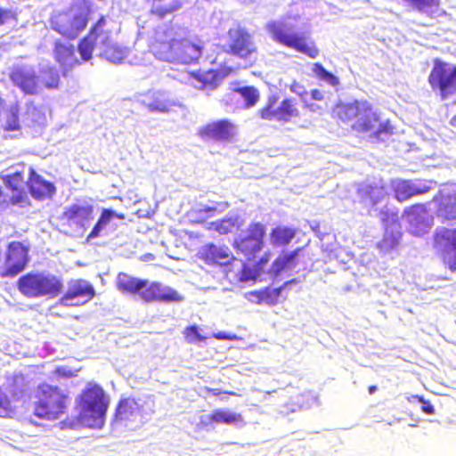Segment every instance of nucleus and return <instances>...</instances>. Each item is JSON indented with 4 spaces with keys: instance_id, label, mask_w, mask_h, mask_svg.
Listing matches in <instances>:
<instances>
[{
    "instance_id": "obj_30",
    "label": "nucleus",
    "mask_w": 456,
    "mask_h": 456,
    "mask_svg": "<svg viewBox=\"0 0 456 456\" xmlns=\"http://www.w3.org/2000/svg\"><path fill=\"white\" fill-rule=\"evenodd\" d=\"M301 250V248H297L290 252L282 253L273 262L271 266V273L274 275H278L286 268L296 267L297 265V257Z\"/></svg>"
},
{
    "instance_id": "obj_28",
    "label": "nucleus",
    "mask_w": 456,
    "mask_h": 456,
    "mask_svg": "<svg viewBox=\"0 0 456 456\" xmlns=\"http://www.w3.org/2000/svg\"><path fill=\"white\" fill-rule=\"evenodd\" d=\"M114 218L124 220L126 219V215L124 213H117L116 211L110 208H103L101 211L97 222L94 225L89 234L87 235L86 240L90 241L99 237L101 235V232Z\"/></svg>"
},
{
    "instance_id": "obj_41",
    "label": "nucleus",
    "mask_w": 456,
    "mask_h": 456,
    "mask_svg": "<svg viewBox=\"0 0 456 456\" xmlns=\"http://www.w3.org/2000/svg\"><path fill=\"white\" fill-rule=\"evenodd\" d=\"M5 131H19L20 129V123L19 118V106L18 104L11 106L6 115L5 125L4 126Z\"/></svg>"
},
{
    "instance_id": "obj_12",
    "label": "nucleus",
    "mask_w": 456,
    "mask_h": 456,
    "mask_svg": "<svg viewBox=\"0 0 456 456\" xmlns=\"http://www.w3.org/2000/svg\"><path fill=\"white\" fill-rule=\"evenodd\" d=\"M28 254V244L18 240L8 243L4 254V267L0 271V277H15L21 273L29 262Z\"/></svg>"
},
{
    "instance_id": "obj_2",
    "label": "nucleus",
    "mask_w": 456,
    "mask_h": 456,
    "mask_svg": "<svg viewBox=\"0 0 456 456\" xmlns=\"http://www.w3.org/2000/svg\"><path fill=\"white\" fill-rule=\"evenodd\" d=\"M104 0H72L67 9L54 12L50 19L52 29L62 37L76 39L87 27L92 16L99 12Z\"/></svg>"
},
{
    "instance_id": "obj_43",
    "label": "nucleus",
    "mask_w": 456,
    "mask_h": 456,
    "mask_svg": "<svg viewBox=\"0 0 456 456\" xmlns=\"http://www.w3.org/2000/svg\"><path fill=\"white\" fill-rule=\"evenodd\" d=\"M235 226V221L232 218H224L208 224V230L215 231L220 234L231 232Z\"/></svg>"
},
{
    "instance_id": "obj_32",
    "label": "nucleus",
    "mask_w": 456,
    "mask_h": 456,
    "mask_svg": "<svg viewBox=\"0 0 456 456\" xmlns=\"http://www.w3.org/2000/svg\"><path fill=\"white\" fill-rule=\"evenodd\" d=\"M296 235L293 228L287 226H276L270 232V242L274 247H284L289 245Z\"/></svg>"
},
{
    "instance_id": "obj_51",
    "label": "nucleus",
    "mask_w": 456,
    "mask_h": 456,
    "mask_svg": "<svg viewBox=\"0 0 456 456\" xmlns=\"http://www.w3.org/2000/svg\"><path fill=\"white\" fill-rule=\"evenodd\" d=\"M213 338L219 340H236L238 338L235 334L226 332H217L213 334Z\"/></svg>"
},
{
    "instance_id": "obj_7",
    "label": "nucleus",
    "mask_w": 456,
    "mask_h": 456,
    "mask_svg": "<svg viewBox=\"0 0 456 456\" xmlns=\"http://www.w3.org/2000/svg\"><path fill=\"white\" fill-rule=\"evenodd\" d=\"M227 45L223 51L231 56L243 61L247 67H252L256 61L258 47L254 36L246 28L238 25L227 30Z\"/></svg>"
},
{
    "instance_id": "obj_6",
    "label": "nucleus",
    "mask_w": 456,
    "mask_h": 456,
    "mask_svg": "<svg viewBox=\"0 0 456 456\" xmlns=\"http://www.w3.org/2000/svg\"><path fill=\"white\" fill-rule=\"evenodd\" d=\"M16 286L28 298L54 297L63 289L62 281L57 276L45 272H28L21 275Z\"/></svg>"
},
{
    "instance_id": "obj_52",
    "label": "nucleus",
    "mask_w": 456,
    "mask_h": 456,
    "mask_svg": "<svg viewBox=\"0 0 456 456\" xmlns=\"http://www.w3.org/2000/svg\"><path fill=\"white\" fill-rule=\"evenodd\" d=\"M206 392L209 395H219L221 394H227V395H235V393L232 392V391H222L218 388H211V387H206Z\"/></svg>"
},
{
    "instance_id": "obj_5",
    "label": "nucleus",
    "mask_w": 456,
    "mask_h": 456,
    "mask_svg": "<svg viewBox=\"0 0 456 456\" xmlns=\"http://www.w3.org/2000/svg\"><path fill=\"white\" fill-rule=\"evenodd\" d=\"M32 398L33 414L39 419L57 420L67 411L69 396L57 386L39 384Z\"/></svg>"
},
{
    "instance_id": "obj_26",
    "label": "nucleus",
    "mask_w": 456,
    "mask_h": 456,
    "mask_svg": "<svg viewBox=\"0 0 456 456\" xmlns=\"http://www.w3.org/2000/svg\"><path fill=\"white\" fill-rule=\"evenodd\" d=\"M271 256V252L268 251L262 255L257 261L256 259L251 262L245 261L241 268L240 280L249 281L257 278L266 268Z\"/></svg>"
},
{
    "instance_id": "obj_57",
    "label": "nucleus",
    "mask_w": 456,
    "mask_h": 456,
    "mask_svg": "<svg viewBox=\"0 0 456 456\" xmlns=\"http://www.w3.org/2000/svg\"><path fill=\"white\" fill-rule=\"evenodd\" d=\"M4 100L0 98V106L3 105Z\"/></svg>"
},
{
    "instance_id": "obj_18",
    "label": "nucleus",
    "mask_w": 456,
    "mask_h": 456,
    "mask_svg": "<svg viewBox=\"0 0 456 456\" xmlns=\"http://www.w3.org/2000/svg\"><path fill=\"white\" fill-rule=\"evenodd\" d=\"M145 285L140 289L138 296L145 303L152 302H181L183 297L175 289L164 287L160 282H149L144 280Z\"/></svg>"
},
{
    "instance_id": "obj_39",
    "label": "nucleus",
    "mask_w": 456,
    "mask_h": 456,
    "mask_svg": "<svg viewBox=\"0 0 456 456\" xmlns=\"http://www.w3.org/2000/svg\"><path fill=\"white\" fill-rule=\"evenodd\" d=\"M96 44L98 43L88 34L79 41L77 45V51L84 61H88L92 59Z\"/></svg>"
},
{
    "instance_id": "obj_37",
    "label": "nucleus",
    "mask_w": 456,
    "mask_h": 456,
    "mask_svg": "<svg viewBox=\"0 0 456 456\" xmlns=\"http://www.w3.org/2000/svg\"><path fill=\"white\" fill-rule=\"evenodd\" d=\"M233 91L242 97L246 109L253 108L260 100L259 91L253 86L237 87Z\"/></svg>"
},
{
    "instance_id": "obj_25",
    "label": "nucleus",
    "mask_w": 456,
    "mask_h": 456,
    "mask_svg": "<svg viewBox=\"0 0 456 456\" xmlns=\"http://www.w3.org/2000/svg\"><path fill=\"white\" fill-rule=\"evenodd\" d=\"M101 46L113 42L112 22L106 16L101 15L87 33Z\"/></svg>"
},
{
    "instance_id": "obj_9",
    "label": "nucleus",
    "mask_w": 456,
    "mask_h": 456,
    "mask_svg": "<svg viewBox=\"0 0 456 456\" xmlns=\"http://www.w3.org/2000/svg\"><path fill=\"white\" fill-rule=\"evenodd\" d=\"M267 28L273 40L280 45L291 48L312 59H315L320 55V50L314 41L307 40L304 34L293 32L284 23L273 21L268 24Z\"/></svg>"
},
{
    "instance_id": "obj_14",
    "label": "nucleus",
    "mask_w": 456,
    "mask_h": 456,
    "mask_svg": "<svg viewBox=\"0 0 456 456\" xmlns=\"http://www.w3.org/2000/svg\"><path fill=\"white\" fill-rule=\"evenodd\" d=\"M433 245L444 265L456 272V229L436 230L433 236Z\"/></svg>"
},
{
    "instance_id": "obj_15",
    "label": "nucleus",
    "mask_w": 456,
    "mask_h": 456,
    "mask_svg": "<svg viewBox=\"0 0 456 456\" xmlns=\"http://www.w3.org/2000/svg\"><path fill=\"white\" fill-rule=\"evenodd\" d=\"M9 79L25 95H36L40 92L39 77L36 70L28 65L13 66L9 71Z\"/></svg>"
},
{
    "instance_id": "obj_3",
    "label": "nucleus",
    "mask_w": 456,
    "mask_h": 456,
    "mask_svg": "<svg viewBox=\"0 0 456 456\" xmlns=\"http://www.w3.org/2000/svg\"><path fill=\"white\" fill-rule=\"evenodd\" d=\"M204 44L188 37L175 38L167 31L157 32L151 44L153 55L163 61L175 64H195L201 58Z\"/></svg>"
},
{
    "instance_id": "obj_16",
    "label": "nucleus",
    "mask_w": 456,
    "mask_h": 456,
    "mask_svg": "<svg viewBox=\"0 0 456 456\" xmlns=\"http://www.w3.org/2000/svg\"><path fill=\"white\" fill-rule=\"evenodd\" d=\"M95 297L93 285L86 280L77 279L69 282L68 289L59 302L65 306H79L91 301Z\"/></svg>"
},
{
    "instance_id": "obj_50",
    "label": "nucleus",
    "mask_w": 456,
    "mask_h": 456,
    "mask_svg": "<svg viewBox=\"0 0 456 456\" xmlns=\"http://www.w3.org/2000/svg\"><path fill=\"white\" fill-rule=\"evenodd\" d=\"M11 20H15V13L10 9L0 7V27Z\"/></svg>"
},
{
    "instance_id": "obj_19",
    "label": "nucleus",
    "mask_w": 456,
    "mask_h": 456,
    "mask_svg": "<svg viewBox=\"0 0 456 456\" xmlns=\"http://www.w3.org/2000/svg\"><path fill=\"white\" fill-rule=\"evenodd\" d=\"M198 257L211 266H228L237 260L228 247L214 243L204 245L198 252Z\"/></svg>"
},
{
    "instance_id": "obj_17",
    "label": "nucleus",
    "mask_w": 456,
    "mask_h": 456,
    "mask_svg": "<svg viewBox=\"0 0 456 456\" xmlns=\"http://www.w3.org/2000/svg\"><path fill=\"white\" fill-rule=\"evenodd\" d=\"M403 216L406 217L410 232L414 236L424 235L434 224V216L428 213L424 204H415L405 208Z\"/></svg>"
},
{
    "instance_id": "obj_34",
    "label": "nucleus",
    "mask_w": 456,
    "mask_h": 456,
    "mask_svg": "<svg viewBox=\"0 0 456 456\" xmlns=\"http://www.w3.org/2000/svg\"><path fill=\"white\" fill-rule=\"evenodd\" d=\"M39 86L47 90H57L61 85L60 72L54 67H45L40 70Z\"/></svg>"
},
{
    "instance_id": "obj_21",
    "label": "nucleus",
    "mask_w": 456,
    "mask_h": 456,
    "mask_svg": "<svg viewBox=\"0 0 456 456\" xmlns=\"http://www.w3.org/2000/svg\"><path fill=\"white\" fill-rule=\"evenodd\" d=\"M61 218L69 225L86 228V224L94 218V207L91 204H72L64 209Z\"/></svg>"
},
{
    "instance_id": "obj_36",
    "label": "nucleus",
    "mask_w": 456,
    "mask_h": 456,
    "mask_svg": "<svg viewBox=\"0 0 456 456\" xmlns=\"http://www.w3.org/2000/svg\"><path fill=\"white\" fill-rule=\"evenodd\" d=\"M357 193L360 196L362 201L369 202L371 206H375L379 203L383 198L380 188L376 185L364 184L357 190Z\"/></svg>"
},
{
    "instance_id": "obj_13",
    "label": "nucleus",
    "mask_w": 456,
    "mask_h": 456,
    "mask_svg": "<svg viewBox=\"0 0 456 456\" xmlns=\"http://www.w3.org/2000/svg\"><path fill=\"white\" fill-rule=\"evenodd\" d=\"M222 55L223 53H219L211 61L212 64H216L218 67L217 69L191 72V77L200 84V89L213 90L218 86L222 80L235 71L236 69L230 64V61H223L221 59Z\"/></svg>"
},
{
    "instance_id": "obj_44",
    "label": "nucleus",
    "mask_w": 456,
    "mask_h": 456,
    "mask_svg": "<svg viewBox=\"0 0 456 456\" xmlns=\"http://www.w3.org/2000/svg\"><path fill=\"white\" fill-rule=\"evenodd\" d=\"M14 412L12 400L0 387V417H10Z\"/></svg>"
},
{
    "instance_id": "obj_27",
    "label": "nucleus",
    "mask_w": 456,
    "mask_h": 456,
    "mask_svg": "<svg viewBox=\"0 0 456 456\" xmlns=\"http://www.w3.org/2000/svg\"><path fill=\"white\" fill-rule=\"evenodd\" d=\"M386 216L388 217L391 216V219L393 221V224L396 228V232H394L393 230H388L387 227L385 228V232L383 234L382 239L378 242L377 248L380 249L381 251L387 252L393 248H395L399 242V240L401 238V232L399 231L401 225L398 221L397 214L392 213L388 214L387 213Z\"/></svg>"
},
{
    "instance_id": "obj_24",
    "label": "nucleus",
    "mask_w": 456,
    "mask_h": 456,
    "mask_svg": "<svg viewBox=\"0 0 456 456\" xmlns=\"http://www.w3.org/2000/svg\"><path fill=\"white\" fill-rule=\"evenodd\" d=\"M4 181L6 187L12 192L10 198V203L12 205L28 202V199L25 191L27 182L24 180L22 172L17 171L12 175H7L4 177Z\"/></svg>"
},
{
    "instance_id": "obj_8",
    "label": "nucleus",
    "mask_w": 456,
    "mask_h": 456,
    "mask_svg": "<svg viewBox=\"0 0 456 456\" xmlns=\"http://www.w3.org/2000/svg\"><path fill=\"white\" fill-rule=\"evenodd\" d=\"M428 82L442 102L456 97V65L435 58Z\"/></svg>"
},
{
    "instance_id": "obj_11",
    "label": "nucleus",
    "mask_w": 456,
    "mask_h": 456,
    "mask_svg": "<svg viewBox=\"0 0 456 456\" xmlns=\"http://www.w3.org/2000/svg\"><path fill=\"white\" fill-rule=\"evenodd\" d=\"M265 226L260 222H252L247 228V233L235 239L232 246L241 254L245 261L251 262L265 246Z\"/></svg>"
},
{
    "instance_id": "obj_35",
    "label": "nucleus",
    "mask_w": 456,
    "mask_h": 456,
    "mask_svg": "<svg viewBox=\"0 0 456 456\" xmlns=\"http://www.w3.org/2000/svg\"><path fill=\"white\" fill-rule=\"evenodd\" d=\"M212 423H223L232 425L243 422V417L240 413L231 412L224 409H216L208 416Z\"/></svg>"
},
{
    "instance_id": "obj_55",
    "label": "nucleus",
    "mask_w": 456,
    "mask_h": 456,
    "mask_svg": "<svg viewBox=\"0 0 456 456\" xmlns=\"http://www.w3.org/2000/svg\"><path fill=\"white\" fill-rule=\"evenodd\" d=\"M450 125L453 127H456V114L450 119Z\"/></svg>"
},
{
    "instance_id": "obj_31",
    "label": "nucleus",
    "mask_w": 456,
    "mask_h": 456,
    "mask_svg": "<svg viewBox=\"0 0 456 456\" xmlns=\"http://www.w3.org/2000/svg\"><path fill=\"white\" fill-rule=\"evenodd\" d=\"M140 410V406L134 398H122L117 404L114 419L116 420H126L136 414Z\"/></svg>"
},
{
    "instance_id": "obj_47",
    "label": "nucleus",
    "mask_w": 456,
    "mask_h": 456,
    "mask_svg": "<svg viewBox=\"0 0 456 456\" xmlns=\"http://www.w3.org/2000/svg\"><path fill=\"white\" fill-rule=\"evenodd\" d=\"M441 213L456 214V195H448L444 197L439 207Z\"/></svg>"
},
{
    "instance_id": "obj_46",
    "label": "nucleus",
    "mask_w": 456,
    "mask_h": 456,
    "mask_svg": "<svg viewBox=\"0 0 456 456\" xmlns=\"http://www.w3.org/2000/svg\"><path fill=\"white\" fill-rule=\"evenodd\" d=\"M183 336L189 344H192L199 341H203L206 338L200 335L197 325H190L186 327L183 331Z\"/></svg>"
},
{
    "instance_id": "obj_56",
    "label": "nucleus",
    "mask_w": 456,
    "mask_h": 456,
    "mask_svg": "<svg viewBox=\"0 0 456 456\" xmlns=\"http://www.w3.org/2000/svg\"><path fill=\"white\" fill-rule=\"evenodd\" d=\"M204 211L207 213L216 211V208H204Z\"/></svg>"
},
{
    "instance_id": "obj_48",
    "label": "nucleus",
    "mask_w": 456,
    "mask_h": 456,
    "mask_svg": "<svg viewBox=\"0 0 456 456\" xmlns=\"http://www.w3.org/2000/svg\"><path fill=\"white\" fill-rule=\"evenodd\" d=\"M171 104L164 101H155L148 104V110L150 111L167 112Z\"/></svg>"
},
{
    "instance_id": "obj_49",
    "label": "nucleus",
    "mask_w": 456,
    "mask_h": 456,
    "mask_svg": "<svg viewBox=\"0 0 456 456\" xmlns=\"http://www.w3.org/2000/svg\"><path fill=\"white\" fill-rule=\"evenodd\" d=\"M414 399L418 400L419 403H421V410L426 414L431 415L435 413L434 406L431 404V403L428 400H426L421 395H413Z\"/></svg>"
},
{
    "instance_id": "obj_1",
    "label": "nucleus",
    "mask_w": 456,
    "mask_h": 456,
    "mask_svg": "<svg viewBox=\"0 0 456 456\" xmlns=\"http://www.w3.org/2000/svg\"><path fill=\"white\" fill-rule=\"evenodd\" d=\"M332 116L338 121L348 126L354 132L370 133L371 136L377 139L382 135H391L394 132L389 120L381 122L372 103L367 100L338 102L332 109Z\"/></svg>"
},
{
    "instance_id": "obj_53",
    "label": "nucleus",
    "mask_w": 456,
    "mask_h": 456,
    "mask_svg": "<svg viewBox=\"0 0 456 456\" xmlns=\"http://www.w3.org/2000/svg\"><path fill=\"white\" fill-rule=\"evenodd\" d=\"M310 95L314 101H322L324 99L323 94L318 89L311 90Z\"/></svg>"
},
{
    "instance_id": "obj_20",
    "label": "nucleus",
    "mask_w": 456,
    "mask_h": 456,
    "mask_svg": "<svg viewBox=\"0 0 456 456\" xmlns=\"http://www.w3.org/2000/svg\"><path fill=\"white\" fill-rule=\"evenodd\" d=\"M234 134L235 126L228 119L208 123L198 131V135L205 141L228 142L233 138Z\"/></svg>"
},
{
    "instance_id": "obj_22",
    "label": "nucleus",
    "mask_w": 456,
    "mask_h": 456,
    "mask_svg": "<svg viewBox=\"0 0 456 456\" xmlns=\"http://www.w3.org/2000/svg\"><path fill=\"white\" fill-rule=\"evenodd\" d=\"M27 186L31 196L37 200L52 198L56 191L53 183L44 179L33 167L29 168Z\"/></svg>"
},
{
    "instance_id": "obj_45",
    "label": "nucleus",
    "mask_w": 456,
    "mask_h": 456,
    "mask_svg": "<svg viewBox=\"0 0 456 456\" xmlns=\"http://www.w3.org/2000/svg\"><path fill=\"white\" fill-rule=\"evenodd\" d=\"M418 193L419 191H415L407 183H401L397 185L395 190V196L399 201H404Z\"/></svg>"
},
{
    "instance_id": "obj_54",
    "label": "nucleus",
    "mask_w": 456,
    "mask_h": 456,
    "mask_svg": "<svg viewBox=\"0 0 456 456\" xmlns=\"http://www.w3.org/2000/svg\"><path fill=\"white\" fill-rule=\"evenodd\" d=\"M368 391L370 395H372L377 391V387L374 385H371L369 387Z\"/></svg>"
},
{
    "instance_id": "obj_33",
    "label": "nucleus",
    "mask_w": 456,
    "mask_h": 456,
    "mask_svg": "<svg viewBox=\"0 0 456 456\" xmlns=\"http://www.w3.org/2000/svg\"><path fill=\"white\" fill-rule=\"evenodd\" d=\"M290 282L291 281H287L281 287L276 289L267 287L260 290L251 291L250 295L256 298L257 304L265 303L269 305H273L278 303L283 288Z\"/></svg>"
},
{
    "instance_id": "obj_4",
    "label": "nucleus",
    "mask_w": 456,
    "mask_h": 456,
    "mask_svg": "<svg viewBox=\"0 0 456 456\" xmlns=\"http://www.w3.org/2000/svg\"><path fill=\"white\" fill-rule=\"evenodd\" d=\"M77 404L85 426L98 429L104 426L110 399L99 384L89 382L77 396Z\"/></svg>"
},
{
    "instance_id": "obj_10",
    "label": "nucleus",
    "mask_w": 456,
    "mask_h": 456,
    "mask_svg": "<svg viewBox=\"0 0 456 456\" xmlns=\"http://www.w3.org/2000/svg\"><path fill=\"white\" fill-rule=\"evenodd\" d=\"M258 115L264 120L287 123L300 118V105L294 98L287 97L279 102L277 94H271Z\"/></svg>"
},
{
    "instance_id": "obj_40",
    "label": "nucleus",
    "mask_w": 456,
    "mask_h": 456,
    "mask_svg": "<svg viewBox=\"0 0 456 456\" xmlns=\"http://www.w3.org/2000/svg\"><path fill=\"white\" fill-rule=\"evenodd\" d=\"M312 70L314 77L319 80L324 81L332 86H337L339 84L338 78L328 71L320 62H314Z\"/></svg>"
},
{
    "instance_id": "obj_23",
    "label": "nucleus",
    "mask_w": 456,
    "mask_h": 456,
    "mask_svg": "<svg viewBox=\"0 0 456 456\" xmlns=\"http://www.w3.org/2000/svg\"><path fill=\"white\" fill-rule=\"evenodd\" d=\"M53 57L55 61L59 63L63 76H66L75 67L80 65V61L76 56L74 46L72 45H66L60 40L54 43Z\"/></svg>"
},
{
    "instance_id": "obj_38",
    "label": "nucleus",
    "mask_w": 456,
    "mask_h": 456,
    "mask_svg": "<svg viewBox=\"0 0 456 456\" xmlns=\"http://www.w3.org/2000/svg\"><path fill=\"white\" fill-rule=\"evenodd\" d=\"M103 47L102 55L109 61L112 63H121L126 59L125 50L112 43L102 45Z\"/></svg>"
},
{
    "instance_id": "obj_42",
    "label": "nucleus",
    "mask_w": 456,
    "mask_h": 456,
    "mask_svg": "<svg viewBox=\"0 0 456 456\" xmlns=\"http://www.w3.org/2000/svg\"><path fill=\"white\" fill-rule=\"evenodd\" d=\"M182 7V3L179 0H175L167 5H158L151 9L152 15L163 19L168 15L173 14Z\"/></svg>"
},
{
    "instance_id": "obj_29",
    "label": "nucleus",
    "mask_w": 456,
    "mask_h": 456,
    "mask_svg": "<svg viewBox=\"0 0 456 456\" xmlns=\"http://www.w3.org/2000/svg\"><path fill=\"white\" fill-rule=\"evenodd\" d=\"M144 285V280L130 276L126 273H119L116 279V287L123 294L138 295Z\"/></svg>"
}]
</instances>
